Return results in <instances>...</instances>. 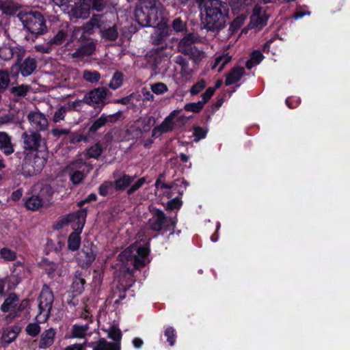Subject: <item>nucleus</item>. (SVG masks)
<instances>
[{
  "mask_svg": "<svg viewBox=\"0 0 350 350\" xmlns=\"http://www.w3.org/2000/svg\"><path fill=\"white\" fill-rule=\"evenodd\" d=\"M175 225L172 219L166 217L163 212L159 209L154 211L152 217L148 221L149 228L155 231L169 230L170 227L174 228Z\"/></svg>",
  "mask_w": 350,
  "mask_h": 350,
  "instance_id": "10",
  "label": "nucleus"
},
{
  "mask_svg": "<svg viewBox=\"0 0 350 350\" xmlns=\"http://www.w3.org/2000/svg\"><path fill=\"white\" fill-rule=\"evenodd\" d=\"M167 34L164 31H159L152 36V42L154 44H161L165 39Z\"/></svg>",
  "mask_w": 350,
  "mask_h": 350,
  "instance_id": "56",
  "label": "nucleus"
},
{
  "mask_svg": "<svg viewBox=\"0 0 350 350\" xmlns=\"http://www.w3.org/2000/svg\"><path fill=\"white\" fill-rule=\"evenodd\" d=\"M69 111L66 105L59 107L54 113L53 117V122L58 123L60 121L64 120L67 112Z\"/></svg>",
  "mask_w": 350,
  "mask_h": 350,
  "instance_id": "35",
  "label": "nucleus"
},
{
  "mask_svg": "<svg viewBox=\"0 0 350 350\" xmlns=\"http://www.w3.org/2000/svg\"><path fill=\"white\" fill-rule=\"evenodd\" d=\"M85 283V279L83 278L81 273H77L75 275L72 288L75 292L77 294H80L84 289V284Z\"/></svg>",
  "mask_w": 350,
  "mask_h": 350,
  "instance_id": "30",
  "label": "nucleus"
},
{
  "mask_svg": "<svg viewBox=\"0 0 350 350\" xmlns=\"http://www.w3.org/2000/svg\"><path fill=\"white\" fill-rule=\"evenodd\" d=\"M113 183L105 181L99 187V193L103 196H107L112 189Z\"/></svg>",
  "mask_w": 350,
  "mask_h": 350,
  "instance_id": "55",
  "label": "nucleus"
},
{
  "mask_svg": "<svg viewBox=\"0 0 350 350\" xmlns=\"http://www.w3.org/2000/svg\"><path fill=\"white\" fill-rule=\"evenodd\" d=\"M118 36V30L116 26L109 27L102 31V37L109 40H115Z\"/></svg>",
  "mask_w": 350,
  "mask_h": 350,
  "instance_id": "43",
  "label": "nucleus"
},
{
  "mask_svg": "<svg viewBox=\"0 0 350 350\" xmlns=\"http://www.w3.org/2000/svg\"><path fill=\"white\" fill-rule=\"evenodd\" d=\"M245 73L243 67H234L231 72L227 75L225 83L230 85L239 81Z\"/></svg>",
  "mask_w": 350,
  "mask_h": 350,
  "instance_id": "24",
  "label": "nucleus"
},
{
  "mask_svg": "<svg viewBox=\"0 0 350 350\" xmlns=\"http://www.w3.org/2000/svg\"><path fill=\"white\" fill-rule=\"evenodd\" d=\"M102 16L101 15H95L92 17V18L85 24H84L81 28H83V31L84 33H91L92 29L94 27H97L98 29L102 28Z\"/></svg>",
  "mask_w": 350,
  "mask_h": 350,
  "instance_id": "25",
  "label": "nucleus"
},
{
  "mask_svg": "<svg viewBox=\"0 0 350 350\" xmlns=\"http://www.w3.org/2000/svg\"><path fill=\"white\" fill-rule=\"evenodd\" d=\"M108 336L113 340L118 341L119 340H120L122 334L120 329L115 327H112L109 329Z\"/></svg>",
  "mask_w": 350,
  "mask_h": 350,
  "instance_id": "64",
  "label": "nucleus"
},
{
  "mask_svg": "<svg viewBox=\"0 0 350 350\" xmlns=\"http://www.w3.org/2000/svg\"><path fill=\"white\" fill-rule=\"evenodd\" d=\"M93 350H116L115 345L109 343L105 340H100Z\"/></svg>",
  "mask_w": 350,
  "mask_h": 350,
  "instance_id": "49",
  "label": "nucleus"
},
{
  "mask_svg": "<svg viewBox=\"0 0 350 350\" xmlns=\"http://www.w3.org/2000/svg\"><path fill=\"white\" fill-rule=\"evenodd\" d=\"M20 118L18 116H15L13 111H10L8 114L0 118V122L2 124L18 122Z\"/></svg>",
  "mask_w": 350,
  "mask_h": 350,
  "instance_id": "47",
  "label": "nucleus"
},
{
  "mask_svg": "<svg viewBox=\"0 0 350 350\" xmlns=\"http://www.w3.org/2000/svg\"><path fill=\"white\" fill-rule=\"evenodd\" d=\"M103 152V148L99 144H95L87 150V156L89 158L98 159Z\"/></svg>",
  "mask_w": 350,
  "mask_h": 350,
  "instance_id": "39",
  "label": "nucleus"
},
{
  "mask_svg": "<svg viewBox=\"0 0 350 350\" xmlns=\"http://www.w3.org/2000/svg\"><path fill=\"white\" fill-rule=\"evenodd\" d=\"M53 194L52 188L49 185H44L40 190L39 196L45 203L49 202L51 196Z\"/></svg>",
  "mask_w": 350,
  "mask_h": 350,
  "instance_id": "44",
  "label": "nucleus"
},
{
  "mask_svg": "<svg viewBox=\"0 0 350 350\" xmlns=\"http://www.w3.org/2000/svg\"><path fill=\"white\" fill-rule=\"evenodd\" d=\"M149 250L146 247L133 244L118 255L122 262H131L135 268L138 269L145 265Z\"/></svg>",
  "mask_w": 350,
  "mask_h": 350,
  "instance_id": "5",
  "label": "nucleus"
},
{
  "mask_svg": "<svg viewBox=\"0 0 350 350\" xmlns=\"http://www.w3.org/2000/svg\"><path fill=\"white\" fill-rule=\"evenodd\" d=\"M267 20L268 16L262 8L259 6H255L251 16L250 25L252 28L259 30L266 25Z\"/></svg>",
  "mask_w": 350,
  "mask_h": 350,
  "instance_id": "17",
  "label": "nucleus"
},
{
  "mask_svg": "<svg viewBox=\"0 0 350 350\" xmlns=\"http://www.w3.org/2000/svg\"><path fill=\"white\" fill-rule=\"evenodd\" d=\"M88 329L89 326L88 324L83 325L75 324L72 327L71 336L73 338H83L86 336Z\"/></svg>",
  "mask_w": 350,
  "mask_h": 350,
  "instance_id": "29",
  "label": "nucleus"
},
{
  "mask_svg": "<svg viewBox=\"0 0 350 350\" xmlns=\"http://www.w3.org/2000/svg\"><path fill=\"white\" fill-rule=\"evenodd\" d=\"M152 91L157 94H161L167 91V85L161 82L152 84L151 85Z\"/></svg>",
  "mask_w": 350,
  "mask_h": 350,
  "instance_id": "52",
  "label": "nucleus"
},
{
  "mask_svg": "<svg viewBox=\"0 0 350 350\" xmlns=\"http://www.w3.org/2000/svg\"><path fill=\"white\" fill-rule=\"evenodd\" d=\"M202 24L207 30L218 31L223 29L228 15L227 4L220 0L207 3L202 8Z\"/></svg>",
  "mask_w": 350,
  "mask_h": 350,
  "instance_id": "1",
  "label": "nucleus"
},
{
  "mask_svg": "<svg viewBox=\"0 0 350 350\" xmlns=\"http://www.w3.org/2000/svg\"><path fill=\"white\" fill-rule=\"evenodd\" d=\"M174 62L181 67L180 74L183 77H187L191 74L192 70L189 68L188 62L183 56H176L174 59Z\"/></svg>",
  "mask_w": 350,
  "mask_h": 350,
  "instance_id": "27",
  "label": "nucleus"
},
{
  "mask_svg": "<svg viewBox=\"0 0 350 350\" xmlns=\"http://www.w3.org/2000/svg\"><path fill=\"white\" fill-rule=\"evenodd\" d=\"M47 154V151L27 154L23 161V170L30 176L40 172L46 162Z\"/></svg>",
  "mask_w": 350,
  "mask_h": 350,
  "instance_id": "6",
  "label": "nucleus"
},
{
  "mask_svg": "<svg viewBox=\"0 0 350 350\" xmlns=\"http://www.w3.org/2000/svg\"><path fill=\"white\" fill-rule=\"evenodd\" d=\"M19 72L23 77L31 75L37 67V61L35 58L27 57L22 61V57L18 63Z\"/></svg>",
  "mask_w": 350,
  "mask_h": 350,
  "instance_id": "19",
  "label": "nucleus"
},
{
  "mask_svg": "<svg viewBox=\"0 0 350 350\" xmlns=\"http://www.w3.org/2000/svg\"><path fill=\"white\" fill-rule=\"evenodd\" d=\"M87 212L85 209H81L75 213L69 214L66 217V222H73V228L77 232L70 234L68 240V248L72 251L77 250L80 244L79 233L83 230L85 222Z\"/></svg>",
  "mask_w": 350,
  "mask_h": 350,
  "instance_id": "3",
  "label": "nucleus"
},
{
  "mask_svg": "<svg viewBox=\"0 0 350 350\" xmlns=\"http://www.w3.org/2000/svg\"><path fill=\"white\" fill-rule=\"evenodd\" d=\"M182 205V202L178 198H173L167 204V207L169 210L179 208Z\"/></svg>",
  "mask_w": 350,
  "mask_h": 350,
  "instance_id": "63",
  "label": "nucleus"
},
{
  "mask_svg": "<svg viewBox=\"0 0 350 350\" xmlns=\"http://www.w3.org/2000/svg\"><path fill=\"white\" fill-rule=\"evenodd\" d=\"M20 332V329L18 327H12L5 329L1 336V341L3 343L8 345L14 341Z\"/></svg>",
  "mask_w": 350,
  "mask_h": 350,
  "instance_id": "26",
  "label": "nucleus"
},
{
  "mask_svg": "<svg viewBox=\"0 0 350 350\" xmlns=\"http://www.w3.org/2000/svg\"><path fill=\"white\" fill-rule=\"evenodd\" d=\"M51 133L54 137L59 138L62 136L68 135L70 133V130L55 127L51 129Z\"/></svg>",
  "mask_w": 350,
  "mask_h": 350,
  "instance_id": "51",
  "label": "nucleus"
},
{
  "mask_svg": "<svg viewBox=\"0 0 350 350\" xmlns=\"http://www.w3.org/2000/svg\"><path fill=\"white\" fill-rule=\"evenodd\" d=\"M86 1L90 9L92 8L97 12L104 10L107 4V0H84Z\"/></svg>",
  "mask_w": 350,
  "mask_h": 350,
  "instance_id": "37",
  "label": "nucleus"
},
{
  "mask_svg": "<svg viewBox=\"0 0 350 350\" xmlns=\"http://www.w3.org/2000/svg\"><path fill=\"white\" fill-rule=\"evenodd\" d=\"M146 183L144 177L139 178L136 183L131 186L128 190V194H131L138 190Z\"/></svg>",
  "mask_w": 350,
  "mask_h": 350,
  "instance_id": "61",
  "label": "nucleus"
},
{
  "mask_svg": "<svg viewBox=\"0 0 350 350\" xmlns=\"http://www.w3.org/2000/svg\"><path fill=\"white\" fill-rule=\"evenodd\" d=\"M66 33L64 30H59L50 40V44L53 46L60 45L66 40Z\"/></svg>",
  "mask_w": 350,
  "mask_h": 350,
  "instance_id": "40",
  "label": "nucleus"
},
{
  "mask_svg": "<svg viewBox=\"0 0 350 350\" xmlns=\"http://www.w3.org/2000/svg\"><path fill=\"white\" fill-rule=\"evenodd\" d=\"M70 5L69 12L70 14L77 18H87L90 15V7L84 0H77Z\"/></svg>",
  "mask_w": 350,
  "mask_h": 350,
  "instance_id": "15",
  "label": "nucleus"
},
{
  "mask_svg": "<svg viewBox=\"0 0 350 350\" xmlns=\"http://www.w3.org/2000/svg\"><path fill=\"white\" fill-rule=\"evenodd\" d=\"M95 256L96 247L92 243H88L78 254L77 261L80 266L88 267L94 260Z\"/></svg>",
  "mask_w": 350,
  "mask_h": 350,
  "instance_id": "14",
  "label": "nucleus"
},
{
  "mask_svg": "<svg viewBox=\"0 0 350 350\" xmlns=\"http://www.w3.org/2000/svg\"><path fill=\"white\" fill-rule=\"evenodd\" d=\"M206 87V82L204 80H200L195 83L190 90V93L192 95H196L201 92Z\"/></svg>",
  "mask_w": 350,
  "mask_h": 350,
  "instance_id": "57",
  "label": "nucleus"
},
{
  "mask_svg": "<svg viewBox=\"0 0 350 350\" xmlns=\"http://www.w3.org/2000/svg\"><path fill=\"white\" fill-rule=\"evenodd\" d=\"M204 105V101H198L197 103H190L185 105V109L187 111H191L194 113L199 112Z\"/></svg>",
  "mask_w": 350,
  "mask_h": 350,
  "instance_id": "45",
  "label": "nucleus"
},
{
  "mask_svg": "<svg viewBox=\"0 0 350 350\" xmlns=\"http://www.w3.org/2000/svg\"><path fill=\"white\" fill-rule=\"evenodd\" d=\"M96 46L92 41H89L82 45L71 54L73 58H83L91 55L95 51Z\"/></svg>",
  "mask_w": 350,
  "mask_h": 350,
  "instance_id": "21",
  "label": "nucleus"
},
{
  "mask_svg": "<svg viewBox=\"0 0 350 350\" xmlns=\"http://www.w3.org/2000/svg\"><path fill=\"white\" fill-rule=\"evenodd\" d=\"M31 90V87L27 85H21L12 87L11 93L16 96H25L27 93Z\"/></svg>",
  "mask_w": 350,
  "mask_h": 350,
  "instance_id": "41",
  "label": "nucleus"
},
{
  "mask_svg": "<svg viewBox=\"0 0 350 350\" xmlns=\"http://www.w3.org/2000/svg\"><path fill=\"white\" fill-rule=\"evenodd\" d=\"M185 55H189L196 63L200 62L205 57L204 53L198 50L196 47L192 48L189 50V53H187Z\"/></svg>",
  "mask_w": 350,
  "mask_h": 350,
  "instance_id": "42",
  "label": "nucleus"
},
{
  "mask_svg": "<svg viewBox=\"0 0 350 350\" xmlns=\"http://www.w3.org/2000/svg\"><path fill=\"white\" fill-rule=\"evenodd\" d=\"M18 17L24 27L31 33L40 35L46 31L44 16L38 11L21 12Z\"/></svg>",
  "mask_w": 350,
  "mask_h": 350,
  "instance_id": "4",
  "label": "nucleus"
},
{
  "mask_svg": "<svg viewBox=\"0 0 350 350\" xmlns=\"http://www.w3.org/2000/svg\"><path fill=\"white\" fill-rule=\"evenodd\" d=\"M36 51L42 53H49L52 49L53 46L50 44L49 41L45 44H37L34 46Z\"/></svg>",
  "mask_w": 350,
  "mask_h": 350,
  "instance_id": "58",
  "label": "nucleus"
},
{
  "mask_svg": "<svg viewBox=\"0 0 350 350\" xmlns=\"http://www.w3.org/2000/svg\"><path fill=\"white\" fill-rule=\"evenodd\" d=\"M83 78L89 83H95L100 79V75L97 71L85 70L83 72Z\"/></svg>",
  "mask_w": 350,
  "mask_h": 350,
  "instance_id": "32",
  "label": "nucleus"
},
{
  "mask_svg": "<svg viewBox=\"0 0 350 350\" xmlns=\"http://www.w3.org/2000/svg\"><path fill=\"white\" fill-rule=\"evenodd\" d=\"M135 176H130L126 174L122 175L115 181V187L118 190L124 189L134 180Z\"/></svg>",
  "mask_w": 350,
  "mask_h": 350,
  "instance_id": "31",
  "label": "nucleus"
},
{
  "mask_svg": "<svg viewBox=\"0 0 350 350\" xmlns=\"http://www.w3.org/2000/svg\"><path fill=\"white\" fill-rule=\"evenodd\" d=\"M25 50L22 46H3L0 47V58L8 61L11 59L15 54L17 57V63L21 60L25 55Z\"/></svg>",
  "mask_w": 350,
  "mask_h": 350,
  "instance_id": "16",
  "label": "nucleus"
},
{
  "mask_svg": "<svg viewBox=\"0 0 350 350\" xmlns=\"http://www.w3.org/2000/svg\"><path fill=\"white\" fill-rule=\"evenodd\" d=\"M105 118L107 119V123H115L123 120L124 115L122 111H119L113 114H105Z\"/></svg>",
  "mask_w": 350,
  "mask_h": 350,
  "instance_id": "53",
  "label": "nucleus"
},
{
  "mask_svg": "<svg viewBox=\"0 0 350 350\" xmlns=\"http://www.w3.org/2000/svg\"><path fill=\"white\" fill-rule=\"evenodd\" d=\"M42 266L49 275H52L57 269V265L54 262L48 260H44Z\"/></svg>",
  "mask_w": 350,
  "mask_h": 350,
  "instance_id": "60",
  "label": "nucleus"
},
{
  "mask_svg": "<svg viewBox=\"0 0 350 350\" xmlns=\"http://www.w3.org/2000/svg\"><path fill=\"white\" fill-rule=\"evenodd\" d=\"M111 94V93L107 88L98 87L86 93L83 96V100L85 103L90 106L97 105L102 108L109 103L107 99Z\"/></svg>",
  "mask_w": 350,
  "mask_h": 350,
  "instance_id": "9",
  "label": "nucleus"
},
{
  "mask_svg": "<svg viewBox=\"0 0 350 350\" xmlns=\"http://www.w3.org/2000/svg\"><path fill=\"white\" fill-rule=\"evenodd\" d=\"M56 332L53 328H49L44 331L40 335L39 347L46 349L51 347L55 340Z\"/></svg>",
  "mask_w": 350,
  "mask_h": 350,
  "instance_id": "20",
  "label": "nucleus"
},
{
  "mask_svg": "<svg viewBox=\"0 0 350 350\" xmlns=\"http://www.w3.org/2000/svg\"><path fill=\"white\" fill-rule=\"evenodd\" d=\"M0 150L6 155H10L14 151L11 137L5 132H0Z\"/></svg>",
  "mask_w": 350,
  "mask_h": 350,
  "instance_id": "22",
  "label": "nucleus"
},
{
  "mask_svg": "<svg viewBox=\"0 0 350 350\" xmlns=\"http://www.w3.org/2000/svg\"><path fill=\"white\" fill-rule=\"evenodd\" d=\"M46 204L42 198L38 196H33L29 198L25 202L26 207L32 211L38 209L40 207Z\"/></svg>",
  "mask_w": 350,
  "mask_h": 350,
  "instance_id": "28",
  "label": "nucleus"
},
{
  "mask_svg": "<svg viewBox=\"0 0 350 350\" xmlns=\"http://www.w3.org/2000/svg\"><path fill=\"white\" fill-rule=\"evenodd\" d=\"M26 331L29 336H36L40 332V327L38 323H29L27 327Z\"/></svg>",
  "mask_w": 350,
  "mask_h": 350,
  "instance_id": "54",
  "label": "nucleus"
},
{
  "mask_svg": "<svg viewBox=\"0 0 350 350\" xmlns=\"http://www.w3.org/2000/svg\"><path fill=\"white\" fill-rule=\"evenodd\" d=\"M53 3L58 6L63 12H69L70 5L77 0H51Z\"/></svg>",
  "mask_w": 350,
  "mask_h": 350,
  "instance_id": "46",
  "label": "nucleus"
},
{
  "mask_svg": "<svg viewBox=\"0 0 350 350\" xmlns=\"http://www.w3.org/2000/svg\"><path fill=\"white\" fill-rule=\"evenodd\" d=\"M85 33L81 27H75L72 30V38L73 39L82 40L85 38Z\"/></svg>",
  "mask_w": 350,
  "mask_h": 350,
  "instance_id": "62",
  "label": "nucleus"
},
{
  "mask_svg": "<svg viewBox=\"0 0 350 350\" xmlns=\"http://www.w3.org/2000/svg\"><path fill=\"white\" fill-rule=\"evenodd\" d=\"M165 336L171 346H173L175 342V330L173 327H167L165 332Z\"/></svg>",
  "mask_w": 350,
  "mask_h": 350,
  "instance_id": "59",
  "label": "nucleus"
},
{
  "mask_svg": "<svg viewBox=\"0 0 350 350\" xmlns=\"http://www.w3.org/2000/svg\"><path fill=\"white\" fill-rule=\"evenodd\" d=\"M18 301V297L15 294L10 293L1 305V310L4 312L17 310L20 306Z\"/></svg>",
  "mask_w": 350,
  "mask_h": 350,
  "instance_id": "23",
  "label": "nucleus"
},
{
  "mask_svg": "<svg viewBox=\"0 0 350 350\" xmlns=\"http://www.w3.org/2000/svg\"><path fill=\"white\" fill-rule=\"evenodd\" d=\"M135 18L143 27L156 25L163 18V8L158 0H146L144 5L136 10Z\"/></svg>",
  "mask_w": 350,
  "mask_h": 350,
  "instance_id": "2",
  "label": "nucleus"
},
{
  "mask_svg": "<svg viewBox=\"0 0 350 350\" xmlns=\"http://www.w3.org/2000/svg\"><path fill=\"white\" fill-rule=\"evenodd\" d=\"M231 59L232 57L229 55L228 53H225L222 55H219L215 59V62L213 68L218 66V71L220 72L221 70H222L224 67L230 62Z\"/></svg>",
  "mask_w": 350,
  "mask_h": 350,
  "instance_id": "33",
  "label": "nucleus"
},
{
  "mask_svg": "<svg viewBox=\"0 0 350 350\" xmlns=\"http://www.w3.org/2000/svg\"><path fill=\"white\" fill-rule=\"evenodd\" d=\"M53 301L54 296L53 292L47 285H44L38 299L40 313L36 317L39 322L45 321L49 318Z\"/></svg>",
  "mask_w": 350,
  "mask_h": 350,
  "instance_id": "8",
  "label": "nucleus"
},
{
  "mask_svg": "<svg viewBox=\"0 0 350 350\" xmlns=\"http://www.w3.org/2000/svg\"><path fill=\"white\" fill-rule=\"evenodd\" d=\"M83 103H85L83 98L82 100H76L75 101H69L66 106L69 111L75 110L79 111L83 107Z\"/></svg>",
  "mask_w": 350,
  "mask_h": 350,
  "instance_id": "50",
  "label": "nucleus"
},
{
  "mask_svg": "<svg viewBox=\"0 0 350 350\" xmlns=\"http://www.w3.org/2000/svg\"><path fill=\"white\" fill-rule=\"evenodd\" d=\"M181 112V109H175L172 111L167 117L165 118L161 124L155 126L152 132V136L157 137L163 133L172 131L175 127L174 118Z\"/></svg>",
  "mask_w": 350,
  "mask_h": 350,
  "instance_id": "11",
  "label": "nucleus"
},
{
  "mask_svg": "<svg viewBox=\"0 0 350 350\" xmlns=\"http://www.w3.org/2000/svg\"><path fill=\"white\" fill-rule=\"evenodd\" d=\"M107 123V119L105 118V113H103L98 118L93 122L90 126L89 131L94 133Z\"/></svg>",
  "mask_w": 350,
  "mask_h": 350,
  "instance_id": "36",
  "label": "nucleus"
},
{
  "mask_svg": "<svg viewBox=\"0 0 350 350\" xmlns=\"http://www.w3.org/2000/svg\"><path fill=\"white\" fill-rule=\"evenodd\" d=\"M200 42V37L196 33H189L185 36L178 44V50L180 53L185 54L189 53L192 48V44Z\"/></svg>",
  "mask_w": 350,
  "mask_h": 350,
  "instance_id": "18",
  "label": "nucleus"
},
{
  "mask_svg": "<svg viewBox=\"0 0 350 350\" xmlns=\"http://www.w3.org/2000/svg\"><path fill=\"white\" fill-rule=\"evenodd\" d=\"M123 81V75L120 72H116L109 84V87L112 90H117L119 88Z\"/></svg>",
  "mask_w": 350,
  "mask_h": 350,
  "instance_id": "38",
  "label": "nucleus"
},
{
  "mask_svg": "<svg viewBox=\"0 0 350 350\" xmlns=\"http://www.w3.org/2000/svg\"><path fill=\"white\" fill-rule=\"evenodd\" d=\"M21 139L25 150L33 152L47 151L46 141L39 132L25 131L22 134Z\"/></svg>",
  "mask_w": 350,
  "mask_h": 350,
  "instance_id": "7",
  "label": "nucleus"
},
{
  "mask_svg": "<svg viewBox=\"0 0 350 350\" xmlns=\"http://www.w3.org/2000/svg\"><path fill=\"white\" fill-rule=\"evenodd\" d=\"M14 267L12 271V273L10 278V280L11 282L14 281L18 283L19 282L20 279L21 278V273L25 271V267L21 262H18L17 264L14 265Z\"/></svg>",
  "mask_w": 350,
  "mask_h": 350,
  "instance_id": "34",
  "label": "nucleus"
},
{
  "mask_svg": "<svg viewBox=\"0 0 350 350\" xmlns=\"http://www.w3.org/2000/svg\"><path fill=\"white\" fill-rule=\"evenodd\" d=\"M27 120L33 131H44L49 127V121L45 115L38 111H31L27 115Z\"/></svg>",
  "mask_w": 350,
  "mask_h": 350,
  "instance_id": "12",
  "label": "nucleus"
},
{
  "mask_svg": "<svg viewBox=\"0 0 350 350\" xmlns=\"http://www.w3.org/2000/svg\"><path fill=\"white\" fill-rule=\"evenodd\" d=\"M85 167V163L81 159L77 160L68 165L70 179L74 185H78L83 180L85 176L83 173Z\"/></svg>",
  "mask_w": 350,
  "mask_h": 350,
  "instance_id": "13",
  "label": "nucleus"
},
{
  "mask_svg": "<svg viewBox=\"0 0 350 350\" xmlns=\"http://www.w3.org/2000/svg\"><path fill=\"white\" fill-rule=\"evenodd\" d=\"M0 256L6 260H14L16 256L14 251L10 249L4 247L0 250Z\"/></svg>",
  "mask_w": 350,
  "mask_h": 350,
  "instance_id": "48",
  "label": "nucleus"
}]
</instances>
